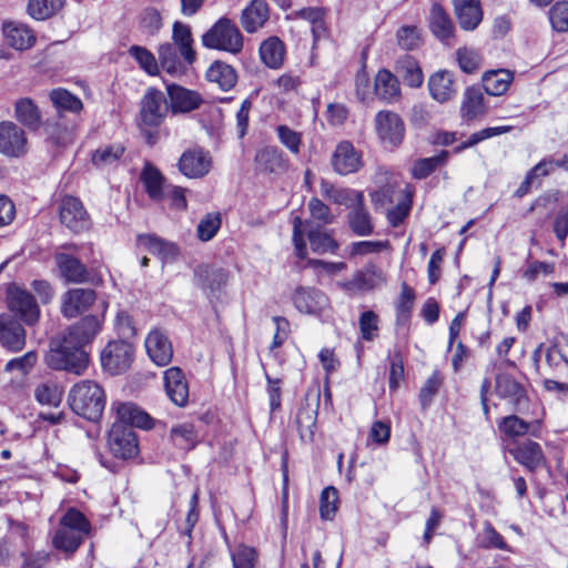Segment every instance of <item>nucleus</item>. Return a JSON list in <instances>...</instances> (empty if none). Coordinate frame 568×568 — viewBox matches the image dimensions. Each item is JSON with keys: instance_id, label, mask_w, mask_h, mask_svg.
<instances>
[{"instance_id": "nucleus-40", "label": "nucleus", "mask_w": 568, "mask_h": 568, "mask_svg": "<svg viewBox=\"0 0 568 568\" xmlns=\"http://www.w3.org/2000/svg\"><path fill=\"white\" fill-rule=\"evenodd\" d=\"M317 417V405H303L296 415V424L300 437L304 442L313 439Z\"/></svg>"}, {"instance_id": "nucleus-14", "label": "nucleus", "mask_w": 568, "mask_h": 568, "mask_svg": "<svg viewBox=\"0 0 568 568\" xmlns=\"http://www.w3.org/2000/svg\"><path fill=\"white\" fill-rule=\"evenodd\" d=\"M178 166L184 176L200 179L211 171L212 159L209 152L202 149H191L182 153Z\"/></svg>"}, {"instance_id": "nucleus-44", "label": "nucleus", "mask_w": 568, "mask_h": 568, "mask_svg": "<svg viewBox=\"0 0 568 568\" xmlns=\"http://www.w3.org/2000/svg\"><path fill=\"white\" fill-rule=\"evenodd\" d=\"M141 181L152 200L160 201L163 199L164 178L156 168L146 164L141 173Z\"/></svg>"}, {"instance_id": "nucleus-52", "label": "nucleus", "mask_w": 568, "mask_h": 568, "mask_svg": "<svg viewBox=\"0 0 568 568\" xmlns=\"http://www.w3.org/2000/svg\"><path fill=\"white\" fill-rule=\"evenodd\" d=\"M83 538V535L73 530L58 529L52 542L55 549L71 555L79 548Z\"/></svg>"}, {"instance_id": "nucleus-19", "label": "nucleus", "mask_w": 568, "mask_h": 568, "mask_svg": "<svg viewBox=\"0 0 568 568\" xmlns=\"http://www.w3.org/2000/svg\"><path fill=\"white\" fill-rule=\"evenodd\" d=\"M164 94L155 89H149L141 102V121L149 126L159 125L165 114Z\"/></svg>"}, {"instance_id": "nucleus-57", "label": "nucleus", "mask_w": 568, "mask_h": 568, "mask_svg": "<svg viewBox=\"0 0 568 568\" xmlns=\"http://www.w3.org/2000/svg\"><path fill=\"white\" fill-rule=\"evenodd\" d=\"M221 215L219 213H207L199 222L196 235L200 241L207 242L212 240L221 227Z\"/></svg>"}, {"instance_id": "nucleus-43", "label": "nucleus", "mask_w": 568, "mask_h": 568, "mask_svg": "<svg viewBox=\"0 0 568 568\" xmlns=\"http://www.w3.org/2000/svg\"><path fill=\"white\" fill-rule=\"evenodd\" d=\"M460 112L466 119H475L485 114L484 97L478 89L470 87L465 90Z\"/></svg>"}, {"instance_id": "nucleus-51", "label": "nucleus", "mask_w": 568, "mask_h": 568, "mask_svg": "<svg viewBox=\"0 0 568 568\" xmlns=\"http://www.w3.org/2000/svg\"><path fill=\"white\" fill-rule=\"evenodd\" d=\"M50 100L61 111L79 113L83 108L82 101L65 89L52 90L50 92Z\"/></svg>"}, {"instance_id": "nucleus-54", "label": "nucleus", "mask_w": 568, "mask_h": 568, "mask_svg": "<svg viewBox=\"0 0 568 568\" xmlns=\"http://www.w3.org/2000/svg\"><path fill=\"white\" fill-rule=\"evenodd\" d=\"M63 390L55 383H43L37 386L34 397L41 405L57 407L62 400Z\"/></svg>"}, {"instance_id": "nucleus-50", "label": "nucleus", "mask_w": 568, "mask_h": 568, "mask_svg": "<svg viewBox=\"0 0 568 568\" xmlns=\"http://www.w3.org/2000/svg\"><path fill=\"white\" fill-rule=\"evenodd\" d=\"M65 0H29L28 13L37 20H44L62 9Z\"/></svg>"}, {"instance_id": "nucleus-23", "label": "nucleus", "mask_w": 568, "mask_h": 568, "mask_svg": "<svg viewBox=\"0 0 568 568\" xmlns=\"http://www.w3.org/2000/svg\"><path fill=\"white\" fill-rule=\"evenodd\" d=\"M270 18V8L264 0H252L240 16L242 28L247 33H255L261 30Z\"/></svg>"}, {"instance_id": "nucleus-13", "label": "nucleus", "mask_w": 568, "mask_h": 568, "mask_svg": "<svg viewBox=\"0 0 568 568\" xmlns=\"http://www.w3.org/2000/svg\"><path fill=\"white\" fill-rule=\"evenodd\" d=\"M427 87L432 99L440 104L453 101L457 94L456 77L449 70H438L432 73Z\"/></svg>"}, {"instance_id": "nucleus-34", "label": "nucleus", "mask_w": 568, "mask_h": 568, "mask_svg": "<svg viewBox=\"0 0 568 568\" xmlns=\"http://www.w3.org/2000/svg\"><path fill=\"white\" fill-rule=\"evenodd\" d=\"M206 79L209 82L217 84L223 91H227L235 85L237 74L230 64L215 61L206 71Z\"/></svg>"}, {"instance_id": "nucleus-2", "label": "nucleus", "mask_w": 568, "mask_h": 568, "mask_svg": "<svg viewBox=\"0 0 568 568\" xmlns=\"http://www.w3.org/2000/svg\"><path fill=\"white\" fill-rule=\"evenodd\" d=\"M69 405L77 415L98 420L105 407V393L98 383L85 379L71 388Z\"/></svg>"}, {"instance_id": "nucleus-31", "label": "nucleus", "mask_w": 568, "mask_h": 568, "mask_svg": "<svg viewBox=\"0 0 568 568\" xmlns=\"http://www.w3.org/2000/svg\"><path fill=\"white\" fill-rule=\"evenodd\" d=\"M429 28L433 34L440 41H446L454 36V23L447 12L438 3L432 6Z\"/></svg>"}, {"instance_id": "nucleus-15", "label": "nucleus", "mask_w": 568, "mask_h": 568, "mask_svg": "<svg viewBox=\"0 0 568 568\" xmlns=\"http://www.w3.org/2000/svg\"><path fill=\"white\" fill-rule=\"evenodd\" d=\"M1 31L4 42L13 50L27 51L36 44L34 31L23 22L6 21L2 23Z\"/></svg>"}, {"instance_id": "nucleus-6", "label": "nucleus", "mask_w": 568, "mask_h": 568, "mask_svg": "<svg viewBox=\"0 0 568 568\" xmlns=\"http://www.w3.org/2000/svg\"><path fill=\"white\" fill-rule=\"evenodd\" d=\"M230 282V272L213 265H199L194 271L195 285L207 297L219 296Z\"/></svg>"}, {"instance_id": "nucleus-11", "label": "nucleus", "mask_w": 568, "mask_h": 568, "mask_svg": "<svg viewBox=\"0 0 568 568\" xmlns=\"http://www.w3.org/2000/svg\"><path fill=\"white\" fill-rule=\"evenodd\" d=\"M108 444L112 454L122 459L133 458L139 453L134 432L123 424H114L111 427Z\"/></svg>"}, {"instance_id": "nucleus-7", "label": "nucleus", "mask_w": 568, "mask_h": 568, "mask_svg": "<svg viewBox=\"0 0 568 568\" xmlns=\"http://www.w3.org/2000/svg\"><path fill=\"white\" fill-rule=\"evenodd\" d=\"M375 131L379 141L388 146H397L405 135V124L402 118L393 111H378L374 119Z\"/></svg>"}, {"instance_id": "nucleus-5", "label": "nucleus", "mask_w": 568, "mask_h": 568, "mask_svg": "<svg viewBox=\"0 0 568 568\" xmlns=\"http://www.w3.org/2000/svg\"><path fill=\"white\" fill-rule=\"evenodd\" d=\"M292 302L298 313L307 316L320 317L331 308L328 296L313 286H297Z\"/></svg>"}, {"instance_id": "nucleus-59", "label": "nucleus", "mask_w": 568, "mask_h": 568, "mask_svg": "<svg viewBox=\"0 0 568 568\" xmlns=\"http://www.w3.org/2000/svg\"><path fill=\"white\" fill-rule=\"evenodd\" d=\"M447 156L448 152L443 151L438 155L417 160L412 168L413 176L416 179L428 176L439 164L447 160Z\"/></svg>"}, {"instance_id": "nucleus-25", "label": "nucleus", "mask_w": 568, "mask_h": 568, "mask_svg": "<svg viewBox=\"0 0 568 568\" xmlns=\"http://www.w3.org/2000/svg\"><path fill=\"white\" fill-rule=\"evenodd\" d=\"M256 169L263 173H283L288 168V160L276 146H266L255 156Z\"/></svg>"}, {"instance_id": "nucleus-24", "label": "nucleus", "mask_w": 568, "mask_h": 568, "mask_svg": "<svg viewBox=\"0 0 568 568\" xmlns=\"http://www.w3.org/2000/svg\"><path fill=\"white\" fill-rule=\"evenodd\" d=\"M321 193L328 201L351 210L357 204H364L363 192L348 187H336L324 180L321 182Z\"/></svg>"}, {"instance_id": "nucleus-53", "label": "nucleus", "mask_w": 568, "mask_h": 568, "mask_svg": "<svg viewBox=\"0 0 568 568\" xmlns=\"http://www.w3.org/2000/svg\"><path fill=\"white\" fill-rule=\"evenodd\" d=\"M59 529L73 530L87 536L90 532V523L81 511L70 508L60 519Z\"/></svg>"}, {"instance_id": "nucleus-12", "label": "nucleus", "mask_w": 568, "mask_h": 568, "mask_svg": "<svg viewBox=\"0 0 568 568\" xmlns=\"http://www.w3.org/2000/svg\"><path fill=\"white\" fill-rule=\"evenodd\" d=\"M27 332L21 323L9 313L0 314V345L9 352H20L26 346Z\"/></svg>"}, {"instance_id": "nucleus-46", "label": "nucleus", "mask_w": 568, "mask_h": 568, "mask_svg": "<svg viewBox=\"0 0 568 568\" xmlns=\"http://www.w3.org/2000/svg\"><path fill=\"white\" fill-rule=\"evenodd\" d=\"M396 44L404 51L417 50L424 42L422 30L416 26H402L395 33Z\"/></svg>"}, {"instance_id": "nucleus-45", "label": "nucleus", "mask_w": 568, "mask_h": 568, "mask_svg": "<svg viewBox=\"0 0 568 568\" xmlns=\"http://www.w3.org/2000/svg\"><path fill=\"white\" fill-rule=\"evenodd\" d=\"M128 53L144 73L150 77L159 75L160 67L158 59L149 49L142 45H131Z\"/></svg>"}, {"instance_id": "nucleus-16", "label": "nucleus", "mask_w": 568, "mask_h": 568, "mask_svg": "<svg viewBox=\"0 0 568 568\" xmlns=\"http://www.w3.org/2000/svg\"><path fill=\"white\" fill-rule=\"evenodd\" d=\"M145 349L150 359L158 366L168 365L173 357V347L166 334L159 328L152 329L145 337Z\"/></svg>"}, {"instance_id": "nucleus-29", "label": "nucleus", "mask_w": 568, "mask_h": 568, "mask_svg": "<svg viewBox=\"0 0 568 568\" xmlns=\"http://www.w3.org/2000/svg\"><path fill=\"white\" fill-rule=\"evenodd\" d=\"M513 81L514 73L507 69L489 70L481 77L485 92L493 97L505 94Z\"/></svg>"}, {"instance_id": "nucleus-4", "label": "nucleus", "mask_w": 568, "mask_h": 568, "mask_svg": "<svg viewBox=\"0 0 568 568\" xmlns=\"http://www.w3.org/2000/svg\"><path fill=\"white\" fill-rule=\"evenodd\" d=\"M7 307L27 324L33 325L40 318V308L33 295L22 285L10 283L6 292Z\"/></svg>"}, {"instance_id": "nucleus-39", "label": "nucleus", "mask_w": 568, "mask_h": 568, "mask_svg": "<svg viewBox=\"0 0 568 568\" xmlns=\"http://www.w3.org/2000/svg\"><path fill=\"white\" fill-rule=\"evenodd\" d=\"M172 39L184 60L189 64L193 63L195 60V52L192 48L193 39L190 28L181 22H175L173 24Z\"/></svg>"}, {"instance_id": "nucleus-27", "label": "nucleus", "mask_w": 568, "mask_h": 568, "mask_svg": "<svg viewBox=\"0 0 568 568\" xmlns=\"http://www.w3.org/2000/svg\"><path fill=\"white\" fill-rule=\"evenodd\" d=\"M170 105L174 113H185L197 109L202 103L201 95L180 85H169Z\"/></svg>"}, {"instance_id": "nucleus-20", "label": "nucleus", "mask_w": 568, "mask_h": 568, "mask_svg": "<svg viewBox=\"0 0 568 568\" xmlns=\"http://www.w3.org/2000/svg\"><path fill=\"white\" fill-rule=\"evenodd\" d=\"M362 164V156L352 143L343 141L337 144L332 155V165L336 173L341 175L354 173L361 169Z\"/></svg>"}, {"instance_id": "nucleus-10", "label": "nucleus", "mask_w": 568, "mask_h": 568, "mask_svg": "<svg viewBox=\"0 0 568 568\" xmlns=\"http://www.w3.org/2000/svg\"><path fill=\"white\" fill-rule=\"evenodd\" d=\"M386 283V276L383 271L373 263L364 268L356 271L352 278L338 283L339 287L349 293L369 292L376 290Z\"/></svg>"}, {"instance_id": "nucleus-47", "label": "nucleus", "mask_w": 568, "mask_h": 568, "mask_svg": "<svg viewBox=\"0 0 568 568\" xmlns=\"http://www.w3.org/2000/svg\"><path fill=\"white\" fill-rule=\"evenodd\" d=\"M14 116L27 126H37L41 120L40 110L30 98H21L16 101Z\"/></svg>"}, {"instance_id": "nucleus-63", "label": "nucleus", "mask_w": 568, "mask_h": 568, "mask_svg": "<svg viewBox=\"0 0 568 568\" xmlns=\"http://www.w3.org/2000/svg\"><path fill=\"white\" fill-rule=\"evenodd\" d=\"M549 20L551 27L558 32L568 31V2L561 1L555 3L549 10Z\"/></svg>"}, {"instance_id": "nucleus-37", "label": "nucleus", "mask_w": 568, "mask_h": 568, "mask_svg": "<svg viewBox=\"0 0 568 568\" xmlns=\"http://www.w3.org/2000/svg\"><path fill=\"white\" fill-rule=\"evenodd\" d=\"M396 71L400 74L406 85L414 89L422 87L424 73L415 58L405 55L399 59L396 63Z\"/></svg>"}, {"instance_id": "nucleus-26", "label": "nucleus", "mask_w": 568, "mask_h": 568, "mask_svg": "<svg viewBox=\"0 0 568 568\" xmlns=\"http://www.w3.org/2000/svg\"><path fill=\"white\" fill-rule=\"evenodd\" d=\"M455 14L462 29L475 30L483 20L479 0H454Z\"/></svg>"}, {"instance_id": "nucleus-56", "label": "nucleus", "mask_w": 568, "mask_h": 568, "mask_svg": "<svg viewBox=\"0 0 568 568\" xmlns=\"http://www.w3.org/2000/svg\"><path fill=\"white\" fill-rule=\"evenodd\" d=\"M308 241L312 251L317 254L335 253L338 248V243L328 233L323 231H311L308 233Z\"/></svg>"}, {"instance_id": "nucleus-17", "label": "nucleus", "mask_w": 568, "mask_h": 568, "mask_svg": "<svg viewBox=\"0 0 568 568\" xmlns=\"http://www.w3.org/2000/svg\"><path fill=\"white\" fill-rule=\"evenodd\" d=\"M97 300L95 292L85 288H73L61 297V313L73 318L85 312Z\"/></svg>"}, {"instance_id": "nucleus-64", "label": "nucleus", "mask_w": 568, "mask_h": 568, "mask_svg": "<svg viewBox=\"0 0 568 568\" xmlns=\"http://www.w3.org/2000/svg\"><path fill=\"white\" fill-rule=\"evenodd\" d=\"M256 552L247 546H239L232 554L234 568H255Z\"/></svg>"}, {"instance_id": "nucleus-21", "label": "nucleus", "mask_w": 568, "mask_h": 568, "mask_svg": "<svg viewBox=\"0 0 568 568\" xmlns=\"http://www.w3.org/2000/svg\"><path fill=\"white\" fill-rule=\"evenodd\" d=\"M164 388L170 400L176 406L183 407L189 400V385L179 367H170L164 372Z\"/></svg>"}, {"instance_id": "nucleus-30", "label": "nucleus", "mask_w": 568, "mask_h": 568, "mask_svg": "<svg viewBox=\"0 0 568 568\" xmlns=\"http://www.w3.org/2000/svg\"><path fill=\"white\" fill-rule=\"evenodd\" d=\"M38 361V354L34 351L27 352L22 356L12 358L7 362L4 372L12 375L11 384L14 387H19L20 379L28 376Z\"/></svg>"}, {"instance_id": "nucleus-60", "label": "nucleus", "mask_w": 568, "mask_h": 568, "mask_svg": "<svg viewBox=\"0 0 568 568\" xmlns=\"http://www.w3.org/2000/svg\"><path fill=\"white\" fill-rule=\"evenodd\" d=\"M388 248V242L384 241H359L348 246L351 257H364L372 254H378Z\"/></svg>"}, {"instance_id": "nucleus-1", "label": "nucleus", "mask_w": 568, "mask_h": 568, "mask_svg": "<svg viewBox=\"0 0 568 568\" xmlns=\"http://www.w3.org/2000/svg\"><path fill=\"white\" fill-rule=\"evenodd\" d=\"M100 305V316H84L51 344L44 357V362L50 368L65 371L78 376L85 373L90 363L87 346L101 332L109 303L103 300Z\"/></svg>"}, {"instance_id": "nucleus-33", "label": "nucleus", "mask_w": 568, "mask_h": 568, "mask_svg": "<svg viewBox=\"0 0 568 568\" xmlns=\"http://www.w3.org/2000/svg\"><path fill=\"white\" fill-rule=\"evenodd\" d=\"M138 244L151 254L160 256L163 261H172L180 253L178 245L165 242L153 235H140L138 237Z\"/></svg>"}, {"instance_id": "nucleus-36", "label": "nucleus", "mask_w": 568, "mask_h": 568, "mask_svg": "<svg viewBox=\"0 0 568 568\" xmlns=\"http://www.w3.org/2000/svg\"><path fill=\"white\" fill-rule=\"evenodd\" d=\"M496 393L514 405H519L526 397L525 388L508 374H499L496 378Z\"/></svg>"}, {"instance_id": "nucleus-55", "label": "nucleus", "mask_w": 568, "mask_h": 568, "mask_svg": "<svg viewBox=\"0 0 568 568\" xmlns=\"http://www.w3.org/2000/svg\"><path fill=\"white\" fill-rule=\"evenodd\" d=\"M171 439L180 448L191 449L197 443V435L191 424H181L171 429Z\"/></svg>"}, {"instance_id": "nucleus-22", "label": "nucleus", "mask_w": 568, "mask_h": 568, "mask_svg": "<svg viewBox=\"0 0 568 568\" xmlns=\"http://www.w3.org/2000/svg\"><path fill=\"white\" fill-rule=\"evenodd\" d=\"M373 93L384 103H396L400 99V85L396 75L387 69L377 71L374 78Z\"/></svg>"}, {"instance_id": "nucleus-32", "label": "nucleus", "mask_w": 568, "mask_h": 568, "mask_svg": "<svg viewBox=\"0 0 568 568\" xmlns=\"http://www.w3.org/2000/svg\"><path fill=\"white\" fill-rule=\"evenodd\" d=\"M55 262L60 275L67 282L81 283L85 281L87 270L84 265L75 257L64 253H58L55 255Z\"/></svg>"}, {"instance_id": "nucleus-61", "label": "nucleus", "mask_w": 568, "mask_h": 568, "mask_svg": "<svg viewBox=\"0 0 568 568\" xmlns=\"http://www.w3.org/2000/svg\"><path fill=\"white\" fill-rule=\"evenodd\" d=\"M338 493L334 487L325 488L321 494L320 514L322 519L332 520L337 510Z\"/></svg>"}, {"instance_id": "nucleus-28", "label": "nucleus", "mask_w": 568, "mask_h": 568, "mask_svg": "<svg viewBox=\"0 0 568 568\" xmlns=\"http://www.w3.org/2000/svg\"><path fill=\"white\" fill-rule=\"evenodd\" d=\"M510 453L516 462L529 470H536L546 466V457L540 445L536 442H525L514 448Z\"/></svg>"}, {"instance_id": "nucleus-42", "label": "nucleus", "mask_w": 568, "mask_h": 568, "mask_svg": "<svg viewBox=\"0 0 568 568\" xmlns=\"http://www.w3.org/2000/svg\"><path fill=\"white\" fill-rule=\"evenodd\" d=\"M159 67L173 77L184 73V65L181 62L176 49L172 43H163L158 49Z\"/></svg>"}, {"instance_id": "nucleus-58", "label": "nucleus", "mask_w": 568, "mask_h": 568, "mask_svg": "<svg viewBox=\"0 0 568 568\" xmlns=\"http://www.w3.org/2000/svg\"><path fill=\"white\" fill-rule=\"evenodd\" d=\"M529 423L516 415L501 418L498 428L500 433L510 438L525 436L529 432Z\"/></svg>"}, {"instance_id": "nucleus-48", "label": "nucleus", "mask_w": 568, "mask_h": 568, "mask_svg": "<svg viewBox=\"0 0 568 568\" xmlns=\"http://www.w3.org/2000/svg\"><path fill=\"white\" fill-rule=\"evenodd\" d=\"M294 16L295 18L303 19L311 24V30L315 41L325 36L326 28L324 24V18L326 16V12L323 8H304L300 11H296Z\"/></svg>"}, {"instance_id": "nucleus-9", "label": "nucleus", "mask_w": 568, "mask_h": 568, "mask_svg": "<svg viewBox=\"0 0 568 568\" xmlns=\"http://www.w3.org/2000/svg\"><path fill=\"white\" fill-rule=\"evenodd\" d=\"M133 347L124 341L110 342L101 353V364L111 374L128 369L132 363Z\"/></svg>"}, {"instance_id": "nucleus-35", "label": "nucleus", "mask_w": 568, "mask_h": 568, "mask_svg": "<svg viewBox=\"0 0 568 568\" xmlns=\"http://www.w3.org/2000/svg\"><path fill=\"white\" fill-rule=\"evenodd\" d=\"M260 58L262 62L272 69H277L283 64L285 57L284 43L277 37H270L260 45Z\"/></svg>"}, {"instance_id": "nucleus-3", "label": "nucleus", "mask_w": 568, "mask_h": 568, "mask_svg": "<svg viewBox=\"0 0 568 568\" xmlns=\"http://www.w3.org/2000/svg\"><path fill=\"white\" fill-rule=\"evenodd\" d=\"M206 49L237 55L243 51L244 37L239 27L229 18H220L201 38Z\"/></svg>"}, {"instance_id": "nucleus-38", "label": "nucleus", "mask_w": 568, "mask_h": 568, "mask_svg": "<svg viewBox=\"0 0 568 568\" xmlns=\"http://www.w3.org/2000/svg\"><path fill=\"white\" fill-rule=\"evenodd\" d=\"M115 410L123 423H128L140 428L152 427L150 416L132 403H119L115 405Z\"/></svg>"}, {"instance_id": "nucleus-8", "label": "nucleus", "mask_w": 568, "mask_h": 568, "mask_svg": "<svg viewBox=\"0 0 568 568\" xmlns=\"http://www.w3.org/2000/svg\"><path fill=\"white\" fill-rule=\"evenodd\" d=\"M28 152L24 130L12 121L0 122V154L6 158H22Z\"/></svg>"}, {"instance_id": "nucleus-62", "label": "nucleus", "mask_w": 568, "mask_h": 568, "mask_svg": "<svg viewBox=\"0 0 568 568\" xmlns=\"http://www.w3.org/2000/svg\"><path fill=\"white\" fill-rule=\"evenodd\" d=\"M280 142L294 155L300 153L302 134L287 125H278L276 129Z\"/></svg>"}, {"instance_id": "nucleus-18", "label": "nucleus", "mask_w": 568, "mask_h": 568, "mask_svg": "<svg viewBox=\"0 0 568 568\" xmlns=\"http://www.w3.org/2000/svg\"><path fill=\"white\" fill-rule=\"evenodd\" d=\"M60 220L68 229L79 232L89 226V215L81 201L73 196L63 197L60 205Z\"/></svg>"}, {"instance_id": "nucleus-41", "label": "nucleus", "mask_w": 568, "mask_h": 568, "mask_svg": "<svg viewBox=\"0 0 568 568\" xmlns=\"http://www.w3.org/2000/svg\"><path fill=\"white\" fill-rule=\"evenodd\" d=\"M348 226L357 236H368L374 231V224L364 204H357L347 215Z\"/></svg>"}, {"instance_id": "nucleus-49", "label": "nucleus", "mask_w": 568, "mask_h": 568, "mask_svg": "<svg viewBox=\"0 0 568 568\" xmlns=\"http://www.w3.org/2000/svg\"><path fill=\"white\" fill-rule=\"evenodd\" d=\"M456 62L460 71L467 74L477 72L483 62L480 52L470 47H460L455 52Z\"/></svg>"}]
</instances>
